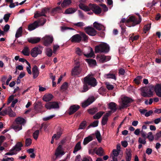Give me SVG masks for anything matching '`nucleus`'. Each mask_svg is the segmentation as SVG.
<instances>
[{
    "instance_id": "34",
    "label": "nucleus",
    "mask_w": 161,
    "mask_h": 161,
    "mask_svg": "<svg viewBox=\"0 0 161 161\" xmlns=\"http://www.w3.org/2000/svg\"><path fill=\"white\" fill-rule=\"evenodd\" d=\"M61 9L60 7H56L52 9L50 13L51 14L53 15L57 13H58L59 11L61 10Z\"/></svg>"
},
{
    "instance_id": "27",
    "label": "nucleus",
    "mask_w": 161,
    "mask_h": 161,
    "mask_svg": "<svg viewBox=\"0 0 161 161\" xmlns=\"http://www.w3.org/2000/svg\"><path fill=\"white\" fill-rule=\"evenodd\" d=\"M105 76L108 79H112L115 80L117 79L115 74L114 71H110L108 73L106 74Z\"/></svg>"
},
{
    "instance_id": "36",
    "label": "nucleus",
    "mask_w": 161,
    "mask_h": 161,
    "mask_svg": "<svg viewBox=\"0 0 161 161\" xmlns=\"http://www.w3.org/2000/svg\"><path fill=\"white\" fill-rule=\"evenodd\" d=\"M104 113V112L102 111H100L96 114L93 116V118L94 119H99L101 117Z\"/></svg>"
},
{
    "instance_id": "37",
    "label": "nucleus",
    "mask_w": 161,
    "mask_h": 161,
    "mask_svg": "<svg viewBox=\"0 0 161 161\" xmlns=\"http://www.w3.org/2000/svg\"><path fill=\"white\" fill-rule=\"evenodd\" d=\"M103 148L101 147H100L97 149L96 148V153L97 154L100 156H101L103 155Z\"/></svg>"
},
{
    "instance_id": "58",
    "label": "nucleus",
    "mask_w": 161,
    "mask_h": 161,
    "mask_svg": "<svg viewBox=\"0 0 161 161\" xmlns=\"http://www.w3.org/2000/svg\"><path fill=\"white\" fill-rule=\"evenodd\" d=\"M25 146H29L31 145V140L30 138H26L25 140Z\"/></svg>"
},
{
    "instance_id": "18",
    "label": "nucleus",
    "mask_w": 161,
    "mask_h": 161,
    "mask_svg": "<svg viewBox=\"0 0 161 161\" xmlns=\"http://www.w3.org/2000/svg\"><path fill=\"white\" fill-rule=\"evenodd\" d=\"M42 103L40 102H37L34 106V112L35 114L38 113L40 110L42 108Z\"/></svg>"
},
{
    "instance_id": "7",
    "label": "nucleus",
    "mask_w": 161,
    "mask_h": 161,
    "mask_svg": "<svg viewBox=\"0 0 161 161\" xmlns=\"http://www.w3.org/2000/svg\"><path fill=\"white\" fill-rule=\"evenodd\" d=\"M42 47L40 46L38 47H35L31 49V54L32 57H36L38 54L42 53Z\"/></svg>"
},
{
    "instance_id": "60",
    "label": "nucleus",
    "mask_w": 161,
    "mask_h": 161,
    "mask_svg": "<svg viewBox=\"0 0 161 161\" xmlns=\"http://www.w3.org/2000/svg\"><path fill=\"white\" fill-rule=\"evenodd\" d=\"M50 8H49L45 7L42 8V13L43 14H45L47 12H48L50 10Z\"/></svg>"
},
{
    "instance_id": "49",
    "label": "nucleus",
    "mask_w": 161,
    "mask_h": 161,
    "mask_svg": "<svg viewBox=\"0 0 161 161\" xmlns=\"http://www.w3.org/2000/svg\"><path fill=\"white\" fill-rule=\"evenodd\" d=\"M84 55L86 58L92 57L94 55V52L92 50V48H91V51L90 53L87 54H84Z\"/></svg>"
},
{
    "instance_id": "6",
    "label": "nucleus",
    "mask_w": 161,
    "mask_h": 161,
    "mask_svg": "<svg viewBox=\"0 0 161 161\" xmlns=\"http://www.w3.org/2000/svg\"><path fill=\"white\" fill-rule=\"evenodd\" d=\"M6 114L10 117H14L16 115V114L13 111L10 107H8L0 112V115L4 116Z\"/></svg>"
},
{
    "instance_id": "15",
    "label": "nucleus",
    "mask_w": 161,
    "mask_h": 161,
    "mask_svg": "<svg viewBox=\"0 0 161 161\" xmlns=\"http://www.w3.org/2000/svg\"><path fill=\"white\" fill-rule=\"evenodd\" d=\"M80 108V106L77 105H73L71 106L69 109V114L70 115L73 114L77 111Z\"/></svg>"
},
{
    "instance_id": "40",
    "label": "nucleus",
    "mask_w": 161,
    "mask_h": 161,
    "mask_svg": "<svg viewBox=\"0 0 161 161\" xmlns=\"http://www.w3.org/2000/svg\"><path fill=\"white\" fill-rule=\"evenodd\" d=\"M22 33V27H20L17 30L15 34V37L18 38L21 36Z\"/></svg>"
},
{
    "instance_id": "42",
    "label": "nucleus",
    "mask_w": 161,
    "mask_h": 161,
    "mask_svg": "<svg viewBox=\"0 0 161 161\" xmlns=\"http://www.w3.org/2000/svg\"><path fill=\"white\" fill-rule=\"evenodd\" d=\"M22 52L24 55L27 56H29L30 54L29 48L27 47H25L22 51Z\"/></svg>"
},
{
    "instance_id": "44",
    "label": "nucleus",
    "mask_w": 161,
    "mask_h": 161,
    "mask_svg": "<svg viewBox=\"0 0 161 161\" xmlns=\"http://www.w3.org/2000/svg\"><path fill=\"white\" fill-rule=\"evenodd\" d=\"M151 24H147L145 25L143 28L144 31L145 33H146V32L148 31L151 28Z\"/></svg>"
},
{
    "instance_id": "50",
    "label": "nucleus",
    "mask_w": 161,
    "mask_h": 161,
    "mask_svg": "<svg viewBox=\"0 0 161 161\" xmlns=\"http://www.w3.org/2000/svg\"><path fill=\"white\" fill-rule=\"evenodd\" d=\"M68 87V83L67 82H64L61 87V89L64 91L66 90Z\"/></svg>"
},
{
    "instance_id": "26",
    "label": "nucleus",
    "mask_w": 161,
    "mask_h": 161,
    "mask_svg": "<svg viewBox=\"0 0 161 161\" xmlns=\"http://www.w3.org/2000/svg\"><path fill=\"white\" fill-rule=\"evenodd\" d=\"M154 91L158 97H161V86L159 84L156 85L154 87Z\"/></svg>"
},
{
    "instance_id": "29",
    "label": "nucleus",
    "mask_w": 161,
    "mask_h": 161,
    "mask_svg": "<svg viewBox=\"0 0 161 161\" xmlns=\"http://www.w3.org/2000/svg\"><path fill=\"white\" fill-rule=\"evenodd\" d=\"M126 161H130L131 158V150L130 149H126Z\"/></svg>"
},
{
    "instance_id": "2",
    "label": "nucleus",
    "mask_w": 161,
    "mask_h": 161,
    "mask_svg": "<svg viewBox=\"0 0 161 161\" xmlns=\"http://www.w3.org/2000/svg\"><path fill=\"white\" fill-rule=\"evenodd\" d=\"M139 19L133 16H131L129 18L126 20L125 18H122L120 22V24L125 22L126 26L130 27L134 26L138 24L141 22V18L139 14H138Z\"/></svg>"
},
{
    "instance_id": "20",
    "label": "nucleus",
    "mask_w": 161,
    "mask_h": 161,
    "mask_svg": "<svg viewBox=\"0 0 161 161\" xmlns=\"http://www.w3.org/2000/svg\"><path fill=\"white\" fill-rule=\"evenodd\" d=\"M111 58L110 56H106L104 55H101L99 57V61L101 63H103L109 61Z\"/></svg>"
},
{
    "instance_id": "45",
    "label": "nucleus",
    "mask_w": 161,
    "mask_h": 161,
    "mask_svg": "<svg viewBox=\"0 0 161 161\" xmlns=\"http://www.w3.org/2000/svg\"><path fill=\"white\" fill-rule=\"evenodd\" d=\"M37 21L39 22V24H40L41 25H43L46 23L47 20L46 19L42 18Z\"/></svg>"
},
{
    "instance_id": "48",
    "label": "nucleus",
    "mask_w": 161,
    "mask_h": 161,
    "mask_svg": "<svg viewBox=\"0 0 161 161\" xmlns=\"http://www.w3.org/2000/svg\"><path fill=\"white\" fill-rule=\"evenodd\" d=\"M149 141H152L154 139V137L152 134V132H149L148 134V136L147 137Z\"/></svg>"
},
{
    "instance_id": "8",
    "label": "nucleus",
    "mask_w": 161,
    "mask_h": 161,
    "mask_svg": "<svg viewBox=\"0 0 161 161\" xmlns=\"http://www.w3.org/2000/svg\"><path fill=\"white\" fill-rule=\"evenodd\" d=\"M142 95L144 97H150L153 95V92L151 89L147 87H144L142 88Z\"/></svg>"
},
{
    "instance_id": "35",
    "label": "nucleus",
    "mask_w": 161,
    "mask_h": 161,
    "mask_svg": "<svg viewBox=\"0 0 161 161\" xmlns=\"http://www.w3.org/2000/svg\"><path fill=\"white\" fill-rule=\"evenodd\" d=\"M81 148V142H79L76 144L73 151L74 153H75L77 152L80 150Z\"/></svg>"
},
{
    "instance_id": "1",
    "label": "nucleus",
    "mask_w": 161,
    "mask_h": 161,
    "mask_svg": "<svg viewBox=\"0 0 161 161\" xmlns=\"http://www.w3.org/2000/svg\"><path fill=\"white\" fill-rule=\"evenodd\" d=\"M83 92H85L87 91L90 87H95L97 85V82L96 79L92 77L86 76L83 79Z\"/></svg>"
},
{
    "instance_id": "39",
    "label": "nucleus",
    "mask_w": 161,
    "mask_h": 161,
    "mask_svg": "<svg viewBox=\"0 0 161 161\" xmlns=\"http://www.w3.org/2000/svg\"><path fill=\"white\" fill-rule=\"evenodd\" d=\"M98 110V109L97 107L93 108L88 109L87 110L89 114L92 115L94 114L96 112H97Z\"/></svg>"
},
{
    "instance_id": "5",
    "label": "nucleus",
    "mask_w": 161,
    "mask_h": 161,
    "mask_svg": "<svg viewBox=\"0 0 161 161\" xmlns=\"http://www.w3.org/2000/svg\"><path fill=\"white\" fill-rule=\"evenodd\" d=\"M23 144L21 142H18L15 145L14 147L10 150L11 152L6 153L5 155H11L16 154L14 151H19L21 149V147L23 146Z\"/></svg>"
},
{
    "instance_id": "13",
    "label": "nucleus",
    "mask_w": 161,
    "mask_h": 161,
    "mask_svg": "<svg viewBox=\"0 0 161 161\" xmlns=\"http://www.w3.org/2000/svg\"><path fill=\"white\" fill-rule=\"evenodd\" d=\"M132 98L127 97H125L122 99V104L126 108L130 106V104L133 102Z\"/></svg>"
},
{
    "instance_id": "16",
    "label": "nucleus",
    "mask_w": 161,
    "mask_h": 161,
    "mask_svg": "<svg viewBox=\"0 0 161 161\" xmlns=\"http://www.w3.org/2000/svg\"><path fill=\"white\" fill-rule=\"evenodd\" d=\"M79 34H76L73 35L70 39V41L73 43H80L81 42Z\"/></svg>"
},
{
    "instance_id": "3",
    "label": "nucleus",
    "mask_w": 161,
    "mask_h": 161,
    "mask_svg": "<svg viewBox=\"0 0 161 161\" xmlns=\"http://www.w3.org/2000/svg\"><path fill=\"white\" fill-rule=\"evenodd\" d=\"M26 123V121L24 119L18 117L15 119L11 127L15 131H17L21 130L22 125H24Z\"/></svg>"
},
{
    "instance_id": "41",
    "label": "nucleus",
    "mask_w": 161,
    "mask_h": 161,
    "mask_svg": "<svg viewBox=\"0 0 161 161\" xmlns=\"http://www.w3.org/2000/svg\"><path fill=\"white\" fill-rule=\"evenodd\" d=\"M95 136L98 141L101 142L102 141L101 135L99 131L97 130L95 132Z\"/></svg>"
},
{
    "instance_id": "24",
    "label": "nucleus",
    "mask_w": 161,
    "mask_h": 161,
    "mask_svg": "<svg viewBox=\"0 0 161 161\" xmlns=\"http://www.w3.org/2000/svg\"><path fill=\"white\" fill-rule=\"evenodd\" d=\"M80 34L81 41H82L85 42H88L89 37L86 34L83 32L80 31Z\"/></svg>"
},
{
    "instance_id": "23",
    "label": "nucleus",
    "mask_w": 161,
    "mask_h": 161,
    "mask_svg": "<svg viewBox=\"0 0 161 161\" xmlns=\"http://www.w3.org/2000/svg\"><path fill=\"white\" fill-rule=\"evenodd\" d=\"M32 74L34 79L36 78L38 76L39 72L37 66L35 65L32 68Z\"/></svg>"
},
{
    "instance_id": "64",
    "label": "nucleus",
    "mask_w": 161,
    "mask_h": 161,
    "mask_svg": "<svg viewBox=\"0 0 161 161\" xmlns=\"http://www.w3.org/2000/svg\"><path fill=\"white\" fill-rule=\"evenodd\" d=\"M98 121L96 120L93 122V123H91L90 124L92 127H94L97 126L98 125Z\"/></svg>"
},
{
    "instance_id": "33",
    "label": "nucleus",
    "mask_w": 161,
    "mask_h": 161,
    "mask_svg": "<svg viewBox=\"0 0 161 161\" xmlns=\"http://www.w3.org/2000/svg\"><path fill=\"white\" fill-rule=\"evenodd\" d=\"M93 139V137L91 136H89L85 137L83 140V144L84 145H86L90 142Z\"/></svg>"
},
{
    "instance_id": "57",
    "label": "nucleus",
    "mask_w": 161,
    "mask_h": 161,
    "mask_svg": "<svg viewBox=\"0 0 161 161\" xmlns=\"http://www.w3.org/2000/svg\"><path fill=\"white\" fill-rule=\"evenodd\" d=\"M11 14H5L3 17V19L4 20L5 22H7L9 19V17H10Z\"/></svg>"
},
{
    "instance_id": "54",
    "label": "nucleus",
    "mask_w": 161,
    "mask_h": 161,
    "mask_svg": "<svg viewBox=\"0 0 161 161\" xmlns=\"http://www.w3.org/2000/svg\"><path fill=\"white\" fill-rule=\"evenodd\" d=\"M53 54L52 50L51 49L48 48L47 50V55L49 57H50L52 56Z\"/></svg>"
},
{
    "instance_id": "21",
    "label": "nucleus",
    "mask_w": 161,
    "mask_h": 161,
    "mask_svg": "<svg viewBox=\"0 0 161 161\" xmlns=\"http://www.w3.org/2000/svg\"><path fill=\"white\" fill-rule=\"evenodd\" d=\"M93 26L98 31L103 30H105V27L103 25L100 23L97 22H95L93 24Z\"/></svg>"
},
{
    "instance_id": "17",
    "label": "nucleus",
    "mask_w": 161,
    "mask_h": 161,
    "mask_svg": "<svg viewBox=\"0 0 161 161\" xmlns=\"http://www.w3.org/2000/svg\"><path fill=\"white\" fill-rule=\"evenodd\" d=\"M81 70L78 66H75L73 68L71 71V74L72 75H78L80 73Z\"/></svg>"
},
{
    "instance_id": "38",
    "label": "nucleus",
    "mask_w": 161,
    "mask_h": 161,
    "mask_svg": "<svg viewBox=\"0 0 161 161\" xmlns=\"http://www.w3.org/2000/svg\"><path fill=\"white\" fill-rule=\"evenodd\" d=\"M71 3V0H64L62 3L61 6L62 7L64 8L70 4Z\"/></svg>"
},
{
    "instance_id": "46",
    "label": "nucleus",
    "mask_w": 161,
    "mask_h": 161,
    "mask_svg": "<svg viewBox=\"0 0 161 161\" xmlns=\"http://www.w3.org/2000/svg\"><path fill=\"white\" fill-rule=\"evenodd\" d=\"M86 122L85 121H82L80 124L79 126V129H84L86 125Z\"/></svg>"
},
{
    "instance_id": "25",
    "label": "nucleus",
    "mask_w": 161,
    "mask_h": 161,
    "mask_svg": "<svg viewBox=\"0 0 161 161\" xmlns=\"http://www.w3.org/2000/svg\"><path fill=\"white\" fill-rule=\"evenodd\" d=\"M111 111H109L110 113H106L103 117L101 123L102 125H104L106 124L108 120V117L109 116Z\"/></svg>"
},
{
    "instance_id": "28",
    "label": "nucleus",
    "mask_w": 161,
    "mask_h": 161,
    "mask_svg": "<svg viewBox=\"0 0 161 161\" xmlns=\"http://www.w3.org/2000/svg\"><path fill=\"white\" fill-rule=\"evenodd\" d=\"M108 106L109 108L113 111V112L116 111L117 105L115 103L111 102L109 103Z\"/></svg>"
},
{
    "instance_id": "31",
    "label": "nucleus",
    "mask_w": 161,
    "mask_h": 161,
    "mask_svg": "<svg viewBox=\"0 0 161 161\" xmlns=\"http://www.w3.org/2000/svg\"><path fill=\"white\" fill-rule=\"evenodd\" d=\"M86 61L88 63L89 65L90 66H95L97 64L96 60L94 59L87 58L86 59Z\"/></svg>"
},
{
    "instance_id": "63",
    "label": "nucleus",
    "mask_w": 161,
    "mask_h": 161,
    "mask_svg": "<svg viewBox=\"0 0 161 161\" xmlns=\"http://www.w3.org/2000/svg\"><path fill=\"white\" fill-rule=\"evenodd\" d=\"M139 37V36L138 35H136L135 36H131L130 37V40L131 41H132V42H133L134 41L136 40H137Z\"/></svg>"
},
{
    "instance_id": "9",
    "label": "nucleus",
    "mask_w": 161,
    "mask_h": 161,
    "mask_svg": "<svg viewBox=\"0 0 161 161\" xmlns=\"http://www.w3.org/2000/svg\"><path fill=\"white\" fill-rule=\"evenodd\" d=\"M89 6L92 11L96 14H98L101 13L102 12L101 8L96 4L90 3Z\"/></svg>"
},
{
    "instance_id": "4",
    "label": "nucleus",
    "mask_w": 161,
    "mask_h": 161,
    "mask_svg": "<svg viewBox=\"0 0 161 161\" xmlns=\"http://www.w3.org/2000/svg\"><path fill=\"white\" fill-rule=\"evenodd\" d=\"M95 52L96 53H108L109 50V47L106 43L102 42L95 47Z\"/></svg>"
},
{
    "instance_id": "12",
    "label": "nucleus",
    "mask_w": 161,
    "mask_h": 161,
    "mask_svg": "<svg viewBox=\"0 0 161 161\" xmlns=\"http://www.w3.org/2000/svg\"><path fill=\"white\" fill-rule=\"evenodd\" d=\"M43 44L46 46H48L53 42V38L52 37L46 36L42 38Z\"/></svg>"
},
{
    "instance_id": "47",
    "label": "nucleus",
    "mask_w": 161,
    "mask_h": 161,
    "mask_svg": "<svg viewBox=\"0 0 161 161\" xmlns=\"http://www.w3.org/2000/svg\"><path fill=\"white\" fill-rule=\"evenodd\" d=\"M74 25L78 27H82L85 25V24L82 22H79L77 23H74L73 24Z\"/></svg>"
},
{
    "instance_id": "11",
    "label": "nucleus",
    "mask_w": 161,
    "mask_h": 161,
    "mask_svg": "<svg viewBox=\"0 0 161 161\" xmlns=\"http://www.w3.org/2000/svg\"><path fill=\"white\" fill-rule=\"evenodd\" d=\"M84 31L86 34L92 36H96L97 33V31L95 29L89 26L85 27Z\"/></svg>"
},
{
    "instance_id": "55",
    "label": "nucleus",
    "mask_w": 161,
    "mask_h": 161,
    "mask_svg": "<svg viewBox=\"0 0 161 161\" xmlns=\"http://www.w3.org/2000/svg\"><path fill=\"white\" fill-rule=\"evenodd\" d=\"M62 134V130L61 128H60L59 131L57 132L56 135V140L58 139Z\"/></svg>"
},
{
    "instance_id": "14",
    "label": "nucleus",
    "mask_w": 161,
    "mask_h": 161,
    "mask_svg": "<svg viewBox=\"0 0 161 161\" xmlns=\"http://www.w3.org/2000/svg\"><path fill=\"white\" fill-rule=\"evenodd\" d=\"M95 100L94 96H92L89 97L86 101L82 103V107L83 108L86 107L92 103Z\"/></svg>"
},
{
    "instance_id": "51",
    "label": "nucleus",
    "mask_w": 161,
    "mask_h": 161,
    "mask_svg": "<svg viewBox=\"0 0 161 161\" xmlns=\"http://www.w3.org/2000/svg\"><path fill=\"white\" fill-rule=\"evenodd\" d=\"M64 152L62 150H56V153H55V155L56 156V157H57L60 155H64Z\"/></svg>"
},
{
    "instance_id": "61",
    "label": "nucleus",
    "mask_w": 161,
    "mask_h": 161,
    "mask_svg": "<svg viewBox=\"0 0 161 161\" xmlns=\"http://www.w3.org/2000/svg\"><path fill=\"white\" fill-rule=\"evenodd\" d=\"M76 53L79 56H81L82 54V51L79 47H77L76 48Z\"/></svg>"
},
{
    "instance_id": "56",
    "label": "nucleus",
    "mask_w": 161,
    "mask_h": 161,
    "mask_svg": "<svg viewBox=\"0 0 161 161\" xmlns=\"http://www.w3.org/2000/svg\"><path fill=\"white\" fill-rule=\"evenodd\" d=\"M41 16H43L45 17H46V14H43L42 13V12L40 13L37 12L35 14L34 17L35 18H37L38 17H39Z\"/></svg>"
},
{
    "instance_id": "59",
    "label": "nucleus",
    "mask_w": 161,
    "mask_h": 161,
    "mask_svg": "<svg viewBox=\"0 0 161 161\" xmlns=\"http://www.w3.org/2000/svg\"><path fill=\"white\" fill-rule=\"evenodd\" d=\"M120 26L121 27V34H123L126 31L125 29L126 27L125 25L123 24H120Z\"/></svg>"
},
{
    "instance_id": "62",
    "label": "nucleus",
    "mask_w": 161,
    "mask_h": 161,
    "mask_svg": "<svg viewBox=\"0 0 161 161\" xmlns=\"http://www.w3.org/2000/svg\"><path fill=\"white\" fill-rule=\"evenodd\" d=\"M112 153L114 155L113 156L117 157L119 154V151L115 149H114L113 150Z\"/></svg>"
},
{
    "instance_id": "43",
    "label": "nucleus",
    "mask_w": 161,
    "mask_h": 161,
    "mask_svg": "<svg viewBox=\"0 0 161 161\" xmlns=\"http://www.w3.org/2000/svg\"><path fill=\"white\" fill-rule=\"evenodd\" d=\"M75 11V9L72 8H69L65 10L64 14H71L74 13Z\"/></svg>"
},
{
    "instance_id": "32",
    "label": "nucleus",
    "mask_w": 161,
    "mask_h": 161,
    "mask_svg": "<svg viewBox=\"0 0 161 161\" xmlns=\"http://www.w3.org/2000/svg\"><path fill=\"white\" fill-rule=\"evenodd\" d=\"M79 7L80 9L86 12L89 11L91 10L89 6H86L82 3H80L79 5Z\"/></svg>"
},
{
    "instance_id": "22",
    "label": "nucleus",
    "mask_w": 161,
    "mask_h": 161,
    "mask_svg": "<svg viewBox=\"0 0 161 161\" xmlns=\"http://www.w3.org/2000/svg\"><path fill=\"white\" fill-rule=\"evenodd\" d=\"M41 38L39 37H31L28 39V41L31 44L37 43L40 41Z\"/></svg>"
},
{
    "instance_id": "30",
    "label": "nucleus",
    "mask_w": 161,
    "mask_h": 161,
    "mask_svg": "<svg viewBox=\"0 0 161 161\" xmlns=\"http://www.w3.org/2000/svg\"><path fill=\"white\" fill-rule=\"evenodd\" d=\"M53 96L51 94H46L43 97V100L46 102H49L53 98Z\"/></svg>"
},
{
    "instance_id": "10",
    "label": "nucleus",
    "mask_w": 161,
    "mask_h": 161,
    "mask_svg": "<svg viewBox=\"0 0 161 161\" xmlns=\"http://www.w3.org/2000/svg\"><path fill=\"white\" fill-rule=\"evenodd\" d=\"M45 107L47 109H51L58 108L59 106L57 102L54 101L47 103L45 105Z\"/></svg>"
},
{
    "instance_id": "52",
    "label": "nucleus",
    "mask_w": 161,
    "mask_h": 161,
    "mask_svg": "<svg viewBox=\"0 0 161 161\" xmlns=\"http://www.w3.org/2000/svg\"><path fill=\"white\" fill-rule=\"evenodd\" d=\"M39 133V130H36L33 133V136L35 139H37Z\"/></svg>"
},
{
    "instance_id": "19",
    "label": "nucleus",
    "mask_w": 161,
    "mask_h": 161,
    "mask_svg": "<svg viewBox=\"0 0 161 161\" xmlns=\"http://www.w3.org/2000/svg\"><path fill=\"white\" fill-rule=\"evenodd\" d=\"M39 26V22H38V21H35L33 23L28 25V30L30 31H32L38 27Z\"/></svg>"
},
{
    "instance_id": "53",
    "label": "nucleus",
    "mask_w": 161,
    "mask_h": 161,
    "mask_svg": "<svg viewBox=\"0 0 161 161\" xmlns=\"http://www.w3.org/2000/svg\"><path fill=\"white\" fill-rule=\"evenodd\" d=\"M106 87L109 90H111L113 89L114 88L113 85L110 84L109 82H106Z\"/></svg>"
}]
</instances>
